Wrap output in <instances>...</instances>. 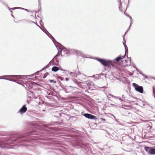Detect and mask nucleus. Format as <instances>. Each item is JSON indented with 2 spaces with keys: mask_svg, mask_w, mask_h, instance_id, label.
Segmentation results:
<instances>
[{
  "mask_svg": "<svg viewBox=\"0 0 155 155\" xmlns=\"http://www.w3.org/2000/svg\"><path fill=\"white\" fill-rule=\"evenodd\" d=\"M98 61L105 66L110 67V65L113 66V62L111 61H107L103 59H99Z\"/></svg>",
  "mask_w": 155,
  "mask_h": 155,
  "instance_id": "nucleus-1",
  "label": "nucleus"
},
{
  "mask_svg": "<svg viewBox=\"0 0 155 155\" xmlns=\"http://www.w3.org/2000/svg\"><path fill=\"white\" fill-rule=\"evenodd\" d=\"M64 51V50H61L60 51H59L57 54L54 58V59L57 62H58L62 58V57L64 56V54L62 53Z\"/></svg>",
  "mask_w": 155,
  "mask_h": 155,
  "instance_id": "nucleus-2",
  "label": "nucleus"
},
{
  "mask_svg": "<svg viewBox=\"0 0 155 155\" xmlns=\"http://www.w3.org/2000/svg\"><path fill=\"white\" fill-rule=\"evenodd\" d=\"M83 115L86 118L90 119L96 120L97 119L95 116L89 114H84Z\"/></svg>",
  "mask_w": 155,
  "mask_h": 155,
  "instance_id": "nucleus-5",
  "label": "nucleus"
},
{
  "mask_svg": "<svg viewBox=\"0 0 155 155\" xmlns=\"http://www.w3.org/2000/svg\"><path fill=\"white\" fill-rule=\"evenodd\" d=\"M101 121H105V120L104 119L102 118H101Z\"/></svg>",
  "mask_w": 155,
  "mask_h": 155,
  "instance_id": "nucleus-13",
  "label": "nucleus"
},
{
  "mask_svg": "<svg viewBox=\"0 0 155 155\" xmlns=\"http://www.w3.org/2000/svg\"><path fill=\"white\" fill-rule=\"evenodd\" d=\"M65 79L66 81H68L69 80V79L68 78H66Z\"/></svg>",
  "mask_w": 155,
  "mask_h": 155,
  "instance_id": "nucleus-15",
  "label": "nucleus"
},
{
  "mask_svg": "<svg viewBox=\"0 0 155 155\" xmlns=\"http://www.w3.org/2000/svg\"><path fill=\"white\" fill-rule=\"evenodd\" d=\"M144 150L149 154L155 155V147H144Z\"/></svg>",
  "mask_w": 155,
  "mask_h": 155,
  "instance_id": "nucleus-3",
  "label": "nucleus"
},
{
  "mask_svg": "<svg viewBox=\"0 0 155 155\" xmlns=\"http://www.w3.org/2000/svg\"><path fill=\"white\" fill-rule=\"evenodd\" d=\"M19 78L20 76L18 75H10V81H16Z\"/></svg>",
  "mask_w": 155,
  "mask_h": 155,
  "instance_id": "nucleus-6",
  "label": "nucleus"
},
{
  "mask_svg": "<svg viewBox=\"0 0 155 155\" xmlns=\"http://www.w3.org/2000/svg\"><path fill=\"white\" fill-rule=\"evenodd\" d=\"M59 70V68L56 66H54L52 68V71H57Z\"/></svg>",
  "mask_w": 155,
  "mask_h": 155,
  "instance_id": "nucleus-10",
  "label": "nucleus"
},
{
  "mask_svg": "<svg viewBox=\"0 0 155 155\" xmlns=\"http://www.w3.org/2000/svg\"><path fill=\"white\" fill-rule=\"evenodd\" d=\"M125 56V54L124 55L120 56L116 58L115 60L117 61H119L120 60L123 59Z\"/></svg>",
  "mask_w": 155,
  "mask_h": 155,
  "instance_id": "nucleus-8",
  "label": "nucleus"
},
{
  "mask_svg": "<svg viewBox=\"0 0 155 155\" xmlns=\"http://www.w3.org/2000/svg\"><path fill=\"white\" fill-rule=\"evenodd\" d=\"M49 81L50 83L53 82L54 83H56V82L55 81L53 80H49Z\"/></svg>",
  "mask_w": 155,
  "mask_h": 155,
  "instance_id": "nucleus-12",
  "label": "nucleus"
},
{
  "mask_svg": "<svg viewBox=\"0 0 155 155\" xmlns=\"http://www.w3.org/2000/svg\"><path fill=\"white\" fill-rule=\"evenodd\" d=\"M2 77L3 78H0V79H3L4 80H8L10 81V78H10V75H3L2 76H0V78Z\"/></svg>",
  "mask_w": 155,
  "mask_h": 155,
  "instance_id": "nucleus-9",
  "label": "nucleus"
},
{
  "mask_svg": "<svg viewBox=\"0 0 155 155\" xmlns=\"http://www.w3.org/2000/svg\"><path fill=\"white\" fill-rule=\"evenodd\" d=\"M58 78L59 79H61V80H62V78L61 77V76H58Z\"/></svg>",
  "mask_w": 155,
  "mask_h": 155,
  "instance_id": "nucleus-14",
  "label": "nucleus"
},
{
  "mask_svg": "<svg viewBox=\"0 0 155 155\" xmlns=\"http://www.w3.org/2000/svg\"><path fill=\"white\" fill-rule=\"evenodd\" d=\"M26 105H24L23 107L20 110L19 112L21 114L25 113L27 110V108L25 107Z\"/></svg>",
  "mask_w": 155,
  "mask_h": 155,
  "instance_id": "nucleus-7",
  "label": "nucleus"
},
{
  "mask_svg": "<svg viewBox=\"0 0 155 155\" xmlns=\"http://www.w3.org/2000/svg\"><path fill=\"white\" fill-rule=\"evenodd\" d=\"M0 2L2 3L4 5H5L6 7H7L9 10H10V8L7 5L5 4L4 2H3L1 0H0Z\"/></svg>",
  "mask_w": 155,
  "mask_h": 155,
  "instance_id": "nucleus-11",
  "label": "nucleus"
},
{
  "mask_svg": "<svg viewBox=\"0 0 155 155\" xmlns=\"http://www.w3.org/2000/svg\"><path fill=\"white\" fill-rule=\"evenodd\" d=\"M133 86L135 88V90L141 93H143V87L141 86H140L137 84L135 83H133Z\"/></svg>",
  "mask_w": 155,
  "mask_h": 155,
  "instance_id": "nucleus-4",
  "label": "nucleus"
},
{
  "mask_svg": "<svg viewBox=\"0 0 155 155\" xmlns=\"http://www.w3.org/2000/svg\"><path fill=\"white\" fill-rule=\"evenodd\" d=\"M10 9H13V8H10Z\"/></svg>",
  "mask_w": 155,
  "mask_h": 155,
  "instance_id": "nucleus-16",
  "label": "nucleus"
}]
</instances>
